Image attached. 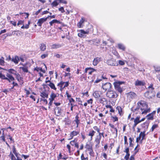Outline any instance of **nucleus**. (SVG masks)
Listing matches in <instances>:
<instances>
[{"instance_id": "obj_1", "label": "nucleus", "mask_w": 160, "mask_h": 160, "mask_svg": "<svg viewBox=\"0 0 160 160\" xmlns=\"http://www.w3.org/2000/svg\"><path fill=\"white\" fill-rule=\"evenodd\" d=\"M106 63L108 65L111 66H118V63L116 61V59L113 58H111L107 60Z\"/></svg>"}, {"instance_id": "obj_2", "label": "nucleus", "mask_w": 160, "mask_h": 160, "mask_svg": "<svg viewBox=\"0 0 160 160\" xmlns=\"http://www.w3.org/2000/svg\"><path fill=\"white\" fill-rule=\"evenodd\" d=\"M106 96L109 98H116L118 97V95L116 92L110 90L107 92Z\"/></svg>"}, {"instance_id": "obj_3", "label": "nucleus", "mask_w": 160, "mask_h": 160, "mask_svg": "<svg viewBox=\"0 0 160 160\" xmlns=\"http://www.w3.org/2000/svg\"><path fill=\"white\" fill-rule=\"evenodd\" d=\"M155 96V92L147 91L144 93V96L148 99L152 98Z\"/></svg>"}, {"instance_id": "obj_4", "label": "nucleus", "mask_w": 160, "mask_h": 160, "mask_svg": "<svg viewBox=\"0 0 160 160\" xmlns=\"http://www.w3.org/2000/svg\"><path fill=\"white\" fill-rule=\"evenodd\" d=\"M112 86V84L109 82H106L103 84L102 85V88L105 91H109L111 90Z\"/></svg>"}, {"instance_id": "obj_5", "label": "nucleus", "mask_w": 160, "mask_h": 160, "mask_svg": "<svg viewBox=\"0 0 160 160\" xmlns=\"http://www.w3.org/2000/svg\"><path fill=\"white\" fill-rule=\"evenodd\" d=\"M46 83H47L48 82H49V83L48 84H47V85H44L43 84V86L44 87L45 86H47V85L49 86L51 89H53L54 90H56V88L55 87V85L53 83L51 82L49 80L48 81H45Z\"/></svg>"}, {"instance_id": "obj_6", "label": "nucleus", "mask_w": 160, "mask_h": 160, "mask_svg": "<svg viewBox=\"0 0 160 160\" xmlns=\"http://www.w3.org/2000/svg\"><path fill=\"white\" fill-rule=\"evenodd\" d=\"M137 105L138 106L140 105L141 107L142 108H148V105L143 101L141 100L139 101L137 103Z\"/></svg>"}, {"instance_id": "obj_7", "label": "nucleus", "mask_w": 160, "mask_h": 160, "mask_svg": "<svg viewBox=\"0 0 160 160\" xmlns=\"http://www.w3.org/2000/svg\"><path fill=\"white\" fill-rule=\"evenodd\" d=\"M48 18V17L42 18L38 19L37 24L38 26H41L42 23L46 21Z\"/></svg>"}, {"instance_id": "obj_8", "label": "nucleus", "mask_w": 160, "mask_h": 160, "mask_svg": "<svg viewBox=\"0 0 160 160\" xmlns=\"http://www.w3.org/2000/svg\"><path fill=\"white\" fill-rule=\"evenodd\" d=\"M55 112L57 116H59L62 113L61 108L59 107H56L55 109Z\"/></svg>"}, {"instance_id": "obj_9", "label": "nucleus", "mask_w": 160, "mask_h": 160, "mask_svg": "<svg viewBox=\"0 0 160 160\" xmlns=\"http://www.w3.org/2000/svg\"><path fill=\"white\" fill-rule=\"evenodd\" d=\"M6 76L7 77V78L6 80L8 81L9 83L11 82L12 81L13 82L15 80L14 78L12 75L10 74L7 73Z\"/></svg>"}, {"instance_id": "obj_10", "label": "nucleus", "mask_w": 160, "mask_h": 160, "mask_svg": "<svg viewBox=\"0 0 160 160\" xmlns=\"http://www.w3.org/2000/svg\"><path fill=\"white\" fill-rule=\"evenodd\" d=\"M129 148H126L125 150L124 151V152L126 153V154L124 158L125 160H129L130 156V154L129 153Z\"/></svg>"}, {"instance_id": "obj_11", "label": "nucleus", "mask_w": 160, "mask_h": 160, "mask_svg": "<svg viewBox=\"0 0 160 160\" xmlns=\"http://www.w3.org/2000/svg\"><path fill=\"white\" fill-rule=\"evenodd\" d=\"M135 84L136 86H142L144 85L145 82L143 81L137 80L135 82Z\"/></svg>"}, {"instance_id": "obj_12", "label": "nucleus", "mask_w": 160, "mask_h": 160, "mask_svg": "<svg viewBox=\"0 0 160 160\" xmlns=\"http://www.w3.org/2000/svg\"><path fill=\"white\" fill-rule=\"evenodd\" d=\"M128 97L132 99L134 98L136 96V94L133 92H130L127 93Z\"/></svg>"}, {"instance_id": "obj_13", "label": "nucleus", "mask_w": 160, "mask_h": 160, "mask_svg": "<svg viewBox=\"0 0 160 160\" xmlns=\"http://www.w3.org/2000/svg\"><path fill=\"white\" fill-rule=\"evenodd\" d=\"M40 96L42 98H48V93L46 91V90H44V91L40 92Z\"/></svg>"}, {"instance_id": "obj_14", "label": "nucleus", "mask_w": 160, "mask_h": 160, "mask_svg": "<svg viewBox=\"0 0 160 160\" xmlns=\"http://www.w3.org/2000/svg\"><path fill=\"white\" fill-rule=\"evenodd\" d=\"M101 93L98 91H95L93 94V96L96 98H98L100 97Z\"/></svg>"}, {"instance_id": "obj_15", "label": "nucleus", "mask_w": 160, "mask_h": 160, "mask_svg": "<svg viewBox=\"0 0 160 160\" xmlns=\"http://www.w3.org/2000/svg\"><path fill=\"white\" fill-rule=\"evenodd\" d=\"M19 61V58L18 56H15L14 58L12 59V61L13 62L16 64H18Z\"/></svg>"}, {"instance_id": "obj_16", "label": "nucleus", "mask_w": 160, "mask_h": 160, "mask_svg": "<svg viewBox=\"0 0 160 160\" xmlns=\"http://www.w3.org/2000/svg\"><path fill=\"white\" fill-rule=\"evenodd\" d=\"M101 58L97 57L94 59L93 60V64L94 66H96L101 61Z\"/></svg>"}, {"instance_id": "obj_17", "label": "nucleus", "mask_w": 160, "mask_h": 160, "mask_svg": "<svg viewBox=\"0 0 160 160\" xmlns=\"http://www.w3.org/2000/svg\"><path fill=\"white\" fill-rule=\"evenodd\" d=\"M79 133V131H73L72 132L70 133V135L71 138L70 139H69V140H70L71 139H72L74 136H77L78 134Z\"/></svg>"}, {"instance_id": "obj_18", "label": "nucleus", "mask_w": 160, "mask_h": 160, "mask_svg": "<svg viewBox=\"0 0 160 160\" xmlns=\"http://www.w3.org/2000/svg\"><path fill=\"white\" fill-rule=\"evenodd\" d=\"M114 86L115 89L117 91H118L119 92L121 93L122 91V88H121L120 86H118L117 84H114Z\"/></svg>"}, {"instance_id": "obj_19", "label": "nucleus", "mask_w": 160, "mask_h": 160, "mask_svg": "<svg viewBox=\"0 0 160 160\" xmlns=\"http://www.w3.org/2000/svg\"><path fill=\"white\" fill-rule=\"evenodd\" d=\"M141 110L142 111H143L142 112V114H147L148 112H150V108L147 109V108H141Z\"/></svg>"}, {"instance_id": "obj_20", "label": "nucleus", "mask_w": 160, "mask_h": 160, "mask_svg": "<svg viewBox=\"0 0 160 160\" xmlns=\"http://www.w3.org/2000/svg\"><path fill=\"white\" fill-rule=\"evenodd\" d=\"M40 48L41 51H44L46 49V45L44 43H41L40 45Z\"/></svg>"}, {"instance_id": "obj_21", "label": "nucleus", "mask_w": 160, "mask_h": 160, "mask_svg": "<svg viewBox=\"0 0 160 160\" xmlns=\"http://www.w3.org/2000/svg\"><path fill=\"white\" fill-rule=\"evenodd\" d=\"M95 132L93 130H92L89 132V133L88 134V135L89 136L91 137V139L90 140L91 141L92 139V137L94 136L95 133Z\"/></svg>"}, {"instance_id": "obj_22", "label": "nucleus", "mask_w": 160, "mask_h": 160, "mask_svg": "<svg viewBox=\"0 0 160 160\" xmlns=\"http://www.w3.org/2000/svg\"><path fill=\"white\" fill-rule=\"evenodd\" d=\"M149 125V122L148 121H146L145 122L143 123V124H142L141 126L142 128L147 129H148Z\"/></svg>"}, {"instance_id": "obj_23", "label": "nucleus", "mask_w": 160, "mask_h": 160, "mask_svg": "<svg viewBox=\"0 0 160 160\" xmlns=\"http://www.w3.org/2000/svg\"><path fill=\"white\" fill-rule=\"evenodd\" d=\"M101 138L99 137L98 135L97 136L96 138H95V142L96 143V146H97L100 143V140Z\"/></svg>"}, {"instance_id": "obj_24", "label": "nucleus", "mask_w": 160, "mask_h": 160, "mask_svg": "<svg viewBox=\"0 0 160 160\" xmlns=\"http://www.w3.org/2000/svg\"><path fill=\"white\" fill-rule=\"evenodd\" d=\"M84 19L83 18H82L81 19L77 24V25L79 28H81L82 27V24L84 22Z\"/></svg>"}, {"instance_id": "obj_25", "label": "nucleus", "mask_w": 160, "mask_h": 160, "mask_svg": "<svg viewBox=\"0 0 160 160\" xmlns=\"http://www.w3.org/2000/svg\"><path fill=\"white\" fill-rule=\"evenodd\" d=\"M16 78L17 80L18 81L20 82L21 81H23V78L20 76V75L18 73L16 75Z\"/></svg>"}, {"instance_id": "obj_26", "label": "nucleus", "mask_w": 160, "mask_h": 160, "mask_svg": "<svg viewBox=\"0 0 160 160\" xmlns=\"http://www.w3.org/2000/svg\"><path fill=\"white\" fill-rule=\"evenodd\" d=\"M7 71L10 73L16 75L18 72H17L12 69H8Z\"/></svg>"}, {"instance_id": "obj_27", "label": "nucleus", "mask_w": 160, "mask_h": 160, "mask_svg": "<svg viewBox=\"0 0 160 160\" xmlns=\"http://www.w3.org/2000/svg\"><path fill=\"white\" fill-rule=\"evenodd\" d=\"M56 97V95L55 93H52L50 96V98H49V100L50 101H53L55 98Z\"/></svg>"}, {"instance_id": "obj_28", "label": "nucleus", "mask_w": 160, "mask_h": 160, "mask_svg": "<svg viewBox=\"0 0 160 160\" xmlns=\"http://www.w3.org/2000/svg\"><path fill=\"white\" fill-rule=\"evenodd\" d=\"M147 119L148 120H153V116L152 113L149 114L146 116Z\"/></svg>"}, {"instance_id": "obj_29", "label": "nucleus", "mask_w": 160, "mask_h": 160, "mask_svg": "<svg viewBox=\"0 0 160 160\" xmlns=\"http://www.w3.org/2000/svg\"><path fill=\"white\" fill-rule=\"evenodd\" d=\"M61 46L60 44H53L51 46V48L52 49H56L60 48Z\"/></svg>"}, {"instance_id": "obj_30", "label": "nucleus", "mask_w": 160, "mask_h": 160, "mask_svg": "<svg viewBox=\"0 0 160 160\" xmlns=\"http://www.w3.org/2000/svg\"><path fill=\"white\" fill-rule=\"evenodd\" d=\"M118 48L123 51H125V48L124 46L121 43H119L118 44Z\"/></svg>"}, {"instance_id": "obj_31", "label": "nucleus", "mask_w": 160, "mask_h": 160, "mask_svg": "<svg viewBox=\"0 0 160 160\" xmlns=\"http://www.w3.org/2000/svg\"><path fill=\"white\" fill-rule=\"evenodd\" d=\"M140 117L139 116L137 117L135 119H134V123H136L137 124H138L140 122Z\"/></svg>"}, {"instance_id": "obj_32", "label": "nucleus", "mask_w": 160, "mask_h": 160, "mask_svg": "<svg viewBox=\"0 0 160 160\" xmlns=\"http://www.w3.org/2000/svg\"><path fill=\"white\" fill-rule=\"evenodd\" d=\"M109 126H110V127L112 128H113V129H114V130H115V131L116 132H115V133H116V135L117 136V133H118V130L116 128V127H115L114 126L110 123L109 124Z\"/></svg>"}, {"instance_id": "obj_33", "label": "nucleus", "mask_w": 160, "mask_h": 160, "mask_svg": "<svg viewBox=\"0 0 160 160\" xmlns=\"http://www.w3.org/2000/svg\"><path fill=\"white\" fill-rule=\"evenodd\" d=\"M12 34L14 35L16 34L17 36L18 35H20L21 34V32L19 31H14L12 32Z\"/></svg>"}, {"instance_id": "obj_34", "label": "nucleus", "mask_w": 160, "mask_h": 160, "mask_svg": "<svg viewBox=\"0 0 160 160\" xmlns=\"http://www.w3.org/2000/svg\"><path fill=\"white\" fill-rule=\"evenodd\" d=\"M19 68L20 69H22L24 72H28V68L26 67H21Z\"/></svg>"}, {"instance_id": "obj_35", "label": "nucleus", "mask_w": 160, "mask_h": 160, "mask_svg": "<svg viewBox=\"0 0 160 160\" xmlns=\"http://www.w3.org/2000/svg\"><path fill=\"white\" fill-rule=\"evenodd\" d=\"M4 58L3 57H1L0 58V65L2 66L4 65Z\"/></svg>"}, {"instance_id": "obj_36", "label": "nucleus", "mask_w": 160, "mask_h": 160, "mask_svg": "<svg viewBox=\"0 0 160 160\" xmlns=\"http://www.w3.org/2000/svg\"><path fill=\"white\" fill-rule=\"evenodd\" d=\"M116 109L118 110V113H119V114L121 116V115L122 114V109L121 107H117L116 108Z\"/></svg>"}, {"instance_id": "obj_37", "label": "nucleus", "mask_w": 160, "mask_h": 160, "mask_svg": "<svg viewBox=\"0 0 160 160\" xmlns=\"http://www.w3.org/2000/svg\"><path fill=\"white\" fill-rule=\"evenodd\" d=\"M155 71V73L157 75V74H160V67H154Z\"/></svg>"}, {"instance_id": "obj_38", "label": "nucleus", "mask_w": 160, "mask_h": 160, "mask_svg": "<svg viewBox=\"0 0 160 160\" xmlns=\"http://www.w3.org/2000/svg\"><path fill=\"white\" fill-rule=\"evenodd\" d=\"M9 157H11V160H16V159L13 154L12 153V152H11L10 153L9 155Z\"/></svg>"}, {"instance_id": "obj_39", "label": "nucleus", "mask_w": 160, "mask_h": 160, "mask_svg": "<svg viewBox=\"0 0 160 160\" xmlns=\"http://www.w3.org/2000/svg\"><path fill=\"white\" fill-rule=\"evenodd\" d=\"M58 0H55L51 4V5L52 7H56L58 4V3L57 2Z\"/></svg>"}, {"instance_id": "obj_40", "label": "nucleus", "mask_w": 160, "mask_h": 160, "mask_svg": "<svg viewBox=\"0 0 160 160\" xmlns=\"http://www.w3.org/2000/svg\"><path fill=\"white\" fill-rule=\"evenodd\" d=\"M106 99L104 98H101L99 100L100 102L103 104H104V103L106 102Z\"/></svg>"}, {"instance_id": "obj_41", "label": "nucleus", "mask_w": 160, "mask_h": 160, "mask_svg": "<svg viewBox=\"0 0 160 160\" xmlns=\"http://www.w3.org/2000/svg\"><path fill=\"white\" fill-rule=\"evenodd\" d=\"M158 124H155L153 125L151 129L152 132H153L154 130V129L158 128Z\"/></svg>"}, {"instance_id": "obj_42", "label": "nucleus", "mask_w": 160, "mask_h": 160, "mask_svg": "<svg viewBox=\"0 0 160 160\" xmlns=\"http://www.w3.org/2000/svg\"><path fill=\"white\" fill-rule=\"evenodd\" d=\"M7 77H6L5 75L2 74L1 73H0V78L2 79L6 80Z\"/></svg>"}, {"instance_id": "obj_43", "label": "nucleus", "mask_w": 160, "mask_h": 160, "mask_svg": "<svg viewBox=\"0 0 160 160\" xmlns=\"http://www.w3.org/2000/svg\"><path fill=\"white\" fill-rule=\"evenodd\" d=\"M145 131H143V132H142V134H141V137H142V138L141 140V143L142 142V141L144 139V138L145 137Z\"/></svg>"}, {"instance_id": "obj_44", "label": "nucleus", "mask_w": 160, "mask_h": 160, "mask_svg": "<svg viewBox=\"0 0 160 160\" xmlns=\"http://www.w3.org/2000/svg\"><path fill=\"white\" fill-rule=\"evenodd\" d=\"M79 32L81 33L83 35L86 34H88V31H85L83 30H79Z\"/></svg>"}, {"instance_id": "obj_45", "label": "nucleus", "mask_w": 160, "mask_h": 160, "mask_svg": "<svg viewBox=\"0 0 160 160\" xmlns=\"http://www.w3.org/2000/svg\"><path fill=\"white\" fill-rule=\"evenodd\" d=\"M12 151V152L15 155L17 154H18V153H17L16 152V148H15V147L14 146H13Z\"/></svg>"}, {"instance_id": "obj_46", "label": "nucleus", "mask_w": 160, "mask_h": 160, "mask_svg": "<svg viewBox=\"0 0 160 160\" xmlns=\"http://www.w3.org/2000/svg\"><path fill=\"white\" fill-rule=\"evenodd\" d=\"M53 23H61V22L60 21L56 19H53L52 20Z\"/></svg>"}, {"instance_id": "obj_47", "label": "nucleus", "mask_w": 160, "mask_h": 160, "mask_svg": "<svg viewBox=\"0 0 160 160\" xmlns=\"http://www.w3.org/2000/svg\"><path fill=\"white\" fill-rule=\"evenodd\" d=\"M142 134V132H141L139 134V136L138 137H137L136 138V142H137L138 143L139 141L140 140L141 137V134Z\"/></svg>"}, {"instance_id": "obj_48", "label": "nucleus", "mask_w": 160, "mask_h": 160, "mask_svg": "<svg viewBox=\"0 0 160 160\" xmlns=\"http://www.w3.org/2000/svg\"><path fill=\"white\" fill-rule=\"evenodd\" d=\"M64 83L65 82L61 81L58 84V86L60 87V88H62L63 85L64 84Z\"/></svg>"}, {"instance_id": "obj_49", "label": "nucleus", "mask_w": 160, "mask_h": 160, "mask_svg": "<svg viewBox=\"0 0 160 160\" xmlns=\"http://www.w3.org/2000/svg\"><path fill=\"white\" fill-rule=\"evenodd\" d=\"M93 129L96 131L98 133L100 132V129L98 128L97 126H95L93 127Z\"/></svg>"}, {"instance_id": "obj_50", "label": "nucleus", "mask_w": 160, "mask_h": 160, "mask_svg": "<svg viewBox=\"0 0 160 160\" xmlns=\"http://www.w3.org/2000/svg\"><path fill=\"white\" fill-rule=\"evenodd\" d=\"M81 159L82 160H88V158L87 157H84V154L83 153L81 155Z\"/></svg>"}, {"instance_id": "obj_51", "label": "nucleus", "mask_w": 160, "mask_h": 160, "mask_svg": "<svg viewBox=\"0 0 160 160\" xmlns=\"http://www.w3.org/2000/svg\"><path fill=\"white\" fill-rule=\"evenodd\" d=\"M77 140H76L75 139H74V140L73 141H72L70 142V144L74 146Z\"/></svg>"}, {"instance_id": "obj_52", "label": "nucleus", "mask_w": 160, "mask_h": 160, "mask_svg": "<svg viewBox=\"0 0 160 160\" xmlns=\"http://www.w3.org/2000/svg\"><path fill=\"white\" fill-rule=\"evenodd\" d=\"M89 152V154L90 156L92 157H94V153L93 152L92 149Z\"/></svg>"}, {"instance_id": "obj_53", "label": "nucleus", "mask_w": 160, "mask_h": 160, "mask_svg": "<svg viewBox=\"0 0 160 160\" xmlns=\"http://www.w3.org/2000/svg\"><path fill=\"white\" fill-rule=\"evenodd\" d=\"M24 22V21H22V20H19V21H18V23H17V25L19 26L20 24H22V25L23 24Z\"/></svg>"}, {"instance_id": "obj_54", "label": "nucleus", "mask_w": 160, "mask_h": 160, "mask_svg": "<svg viewBox=\"0 0 160 160\" xmlns=\"http://www.w3.org/2000/svg\"><path fill=\"white\" fill-rule=\"evenodd\" d=\"M80 78L81 79H86V75L85 74H83L82 75L81 77H80Z\"/></svg>"}, {"instance_id": "obj_55", "label": "nucleus", "mask_w": 160, "mask_h": 160, "mask_svg": "<svg viewBox=\"0 0 160 160\" xmlns=\"http://www.w3.org/2000/svg\"><path fill=\"white\" fill-rule=\"evenodd\" d=\"M103 134H104V133H103V132H99V135H98L99 137L100 138H102V137L103 138H104V136L103 135Z\"/></svg>"}, {"instance_id": "obj_56", "label": "nucleus", "mask_w": 160, "mask_h": 160, "mask_svg": "<svg viewBox=\"0 0 160 160\" xmlns=\"http://www.w3.org/2000/svg\"><path fill=\"white\" fill-rule=\"evenodd\" d=\"M78 36L81 38H84L85 37V35L80 32L78 34Z\"/></svg>"}, {"instance_id": "obj_57", "label": "nucleus", "mask_w": 160, "mask_h": 160, "mask_svg": "<svg viewBox=\"0 0 160 160\" xmlns=\"http://www.w3.org/2000/svg\"><path fill=\"white\" fill-rule=\"evenodd\" d=\"M124 144L125 145H128V143L127 142V138L126 136H124Z\"/></svg>"}, {"instance_id": "obj_58", "label": "nucleus", "mask_w": 160, "mask_h": 160, "mask_svg": "<svg viewBox=\"0 0 160 160\" xmlns=\"http://www.w3.org/2000/svg\"><path fill=\"white\" fill-rule=\"evenodd\" d=\"M111 118L114 119V122L117 121L118 120V118L116 116L114 117L112 116Z\"/></svg>"}, {"instance_id": "obj_59", "label": "nucleus", "mask_w": 160, "mask_h": 160, "mask_svg": "<svg viewBox=\"0 0 160 160\" xmlns=\"http://www.w3.org/2000/svg\"><path fill=\"white\" fill-rule=\"evenodd\" d=\"M123 83V82L122 81H118V82H114V84H118V86H120V85H121Z\"/></svg>"}, {"instance_id": "obj_60", "label": "nucleus", "mask_w": 160, "mask_h": 160, "mask_svg": "<svg viewBox=\"0 0 160 160\" xmlns=\"http://www.w3.org/2000/svg\"><path fill=\"white\" fill-rule=\"evenodd\" d=\"M118 63L121 65H123L125 64V62L121 60H119Z\"/></svg>"}, {"instance_id": "obj_61", "label": "nucleus", "mask_w": 160, "mask_h": 160, "mask_svg": "<svg viewBox=\"0 0 160 160\" xmlns=\"http://www.w3.org/2000/svg\"><path fill=\"white\" fill-rule=\"evenodd\" d=\"M141 106H140V105H139V106H138V105L137 107L136 108H135V109H134V110L133 111L135 112L136 111L138 110L140 108L141 109Z\"/></svg>"}, {"instance_id": "obj_62", "label": "nucleus", "mask_w": 160, "mask_h": 160, "mask_svg": "<svg viewBox=\"0 0 160 160\" xmlns=\"http://www.w3.org/2000/svg\"><path fill=\"white\" fill-rule=\"evenodd\" d=\"M59 10L61 11V12L63 13L65 12L64 8L63 7H61L59 8Z\"/></svg>"}, {"instance_id": "obj_63", "label": "nucleus", "mask_w": 160, "mask_h": 160, "mask_svg": "<svg viewBox=\"0 0 160 160\" xmlns=\"http://www.w3.org/2000/svg\"><path fill=\"white\" fill-rule=\"evenodd\" d=\"M48 54H43L41 55V58L42 59H44L46 57H48Z\"/></svg>"}, {"instance_id": "obj_64", "label": "nucleus", "mask_w": 160, "mask_h": 160, "mask_svg": "<svg viewBox=\"0 0 160 160\" xmlns=\"http://www.w3.org/2000/svg\"><path fill=\"white\" fill-rule=\"evenodd\" d=\"M92 147V146L88 144H87L85 146V148H86L87 150L88 149H90V148Z\"/></svg>"}]
</instances>
